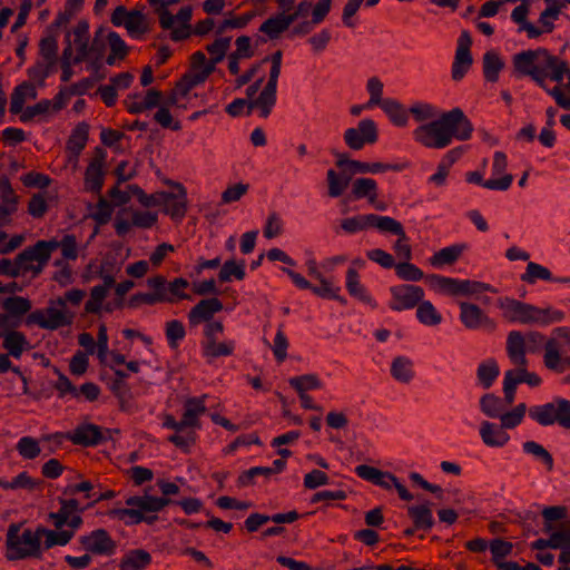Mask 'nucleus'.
Listing matches in <instances>:
<instances>
[{
	"label": "nucleus",
	"instance_id": "a878e982",
	"mask_svg": "<svg viewBox=\"0 0 570 570\" xmlns=\"http://www.w3.org/2000/svg\"><path fill=\"white\" fill-rule=\"evenodd\" d=\"M466 181L471 184H478L483 186L484 188L491 189V190H507L512 181L513 176L511 174H507L498 179H488L483 180V176L479 171H469L466 174Z\"/></svg>",
	"mask_w": 570,
	"mask_h": 570
},
{
	"label": "nucleus",
	"instance_id": "e433bc0d",
	"mask_svg": "<svg viewBox=\"0 0 570 570\" xmlns=\"http://www.w3.org/2000/svg\"><path fill=\"white\" fill-rule=\"evenodd\" d=\"M416 306V317L422 324L435 326L442 322L441 314L430 301L422 299Z\"/></svg>",
	"mask_w": 570,
	"mask_h": 570
},
{
	"label": "nucleus",
	"instance_id": "72a5a7b5",
	"mask_svg": "<svg viewBox=\"0 0 570 570\" xmlns=\"http://www.w3.org/2000/svg\"><path fill=\"white\" fill-rule=\"evenodd\" d=\"M425 281L429 283L432 289L441 293L458 296L459 279L452 277H445L436 274L425 276Z\"/></svg>",
	"mask_w": 570,
	"mask_h": 570
},
{
	"label": "nucleus",
	"instance_id": "b1692460",
	"mask_svg": "<svg viewBox=\"0 0 570 570\" xmlns=\"http://www.w3.org/2000/svg\"><path fill=\"white\" fill-rule=\"evenodd\" d=\"M151 563V556L144 549L127 552L120 561V570H145Z\"/></svg>",
	"mask_w": 570,
	"mask_h": 570
},
{
	"label": "nucleus",
	"instance_id": "774afa93",
	"mask_svg": "<svg viewBox=\"0 0 570 570\" xmlns=\"http://www.w3.org/2000/svg\"><path fill=\"white\" fill-rule=\"evenodd\" d=\"M50 109H51V100L43 99L33 106L27 107L22 111V114L20 116V120L22 122H29L36 116L48 114Z\"/></svg>",
	"mask_w": 570,
	"mask_h": 570
},
{
	"label": "nucleus",
	"instance_id": "de8ad7c7",
	"mask_svg": "<svg viewBox=\"0 0 570 570\" xmlns=\"http://www.w3.org/2000/svg\"><path fill=\"white\" fill-rule=\"evenodd\" d=\"M412 363L410 360L399 356L394 358L391 372L395 380L400 382L407 383L413 377V372L411 370Z\"/></svg>",
	"mask_w": 570,
	"mask_h": 570
},
{
	"label": "nucleus",
	"instance_id": "1a4fd4ad",
	"mask_svg": "<svg viewBox=\"0 0 570 570\" xmlns=\"http://www.w3.org/2000/svg\"><path fill=\"white\" fill-rule=\"evenodd\" d=\"M377 139V126L372 119H363L356 128H348L344 132V141L353 150H360L366 144H375Z\"/></svg>",
	"mask_w": 570,
	"mask_h": 570
},
{
	"label": "nucleus",
	"instance_id": "69168bd1",
	"mask_svg": "<svg viewBox=\"0 0 570 570\" xmlns=\"http://www.w3.org/2000/svg\"><path fill=\"white\" fill-rule=\"evenodd\" d=\"M489 547L492 553V560L495 564L497 562H502L501 559L511 554L513 549V544L511 542L502 539H493Z\"/></svg>",
	"mask_w": 570,
	"mask_h": 570
},
{
	"label": "nucleus",
	"instance_id": "f704fd0d",
	"mask_svg": "<svg viewBox=\"0 0 570 570\" xmlns=\"http://www.w3.org/2000/svg\"><path fill=\"white\" fill-rule=\"evenodd\" d=\"M499 374L500 370L498 363L493 358L481 363L476 370L478 380L484 389H490Z\"/></svg>",
	"mask_w": 570,
	"mask_h": 570
},
{
	"label": "nucleus",
	"instance_id": "a211bd4d",
	"mask_svg": "<svg viewBox=\"0 0 570 570\" xmlns=\"http://www.w3.org/2000/svg\"><path fill=\"white\" fill-rule=\"evenodd\" d=\"M525 337L519 331H511L507 337V354L513 365H528Z\"/></svg>",
	"mask_w": 570,
	"mask_h": 570
},
{
	"label": "nucleus",
	"instance_id": "3c124183",
	"mask_svg": "<svg viewBox=\"0 0 570 570\" xmlns=\"http://www.w3.org/2000/svg\"><path fill=\"white\" fill-rule=\"evenodd\" d=\"M316 278L320 281V286H312V291L323 298H333L337 299L341 303H346V301L338 295L340 287H333L332 283L323 277L321 273H316Z\"/></svg>",
	"mask_w": 570,
	"mask_h": 570
},
{
	"label": "nucleus",
	"instance_id": "473e14b6",
	"mask_svg": "<svg viewBox=\"0 0 570 570\" xmlns=\"http://www.w3.org/2000/svg\"><path fill=\"white\" fill-rule=\"evenodd\" d=\"M346 288L350 293V295L358 298L360 301L375 305L373 304L372 297L366 293L363 285L360 283V275L356 269L348 268L346 273Z\"/></svg>",
	"mask_w": 570,
	"mask_h": 570
},
{
	"label": "nucleus",
	"instance_id": "052dcab7",
	"mask_svg": "<svg viewBox=\"0 0 570 570\" xmlns=\"http://www.w3.org/2000/svg\"><path fill=\"white\" fill-rule=\"evenodd\" d=\"M289 385L297 392H306L307 390L320 389L322 386L321 381L314 374H305L295 376L289 380Z\"/></svg>",
	"mask_w": 570,
	"mask_h": 570
},
{
	"label": "nucleus",
	"instance_id": "79ce46f5",
	"mask_svg": "<svg viewBox=\"0 0 570 570\" xmlns=\"http://www.w3.org/2000/svg\"><path fill=\"white\" fill-rule=\"evenodd\" d=\"M473 63L471 52H455L451 76L454 81H460L466 75Z\"/></svg>",
	"mask_w": 570,
	"mask_h": 570
},
{
	"label": "nucleus",
	"instance_id": "c9c22d12",
	"mask_svg": "<svg viewBox=\"0 0 570 570\" xmlns=\"http://www.w3.org/2000/svg\"><path fill=\"white\" fill-rule=\"evenodd\" d=\"M380 107L386 112L391 121L400 127L407 124V114L403 106L394 99H384Z\"/></svg>",
	"mask_w": 570,
	"mask_h": 570
},
{
	"label": "nucleus",
	"instance_id": "cd10ccee",
	"mask_svg": "<svg viewBox=\"0 0 570 570\" xmlns=\"http://www.w3.org/2000/svg\"><path fill=\"white\" fill-rule=\"evenodd\" d=\"M465 246L464 245H452L444 247L439 252L434 253L429 262L433 267H442L444 265H453L462 255Z\"/></svg>",
	"mask_w": 570,
	"mask_h": 570
},
{
	"label": "nucleus",
	"instance_id": "f257e3e1",
	"mask_svg": "<svg viewBox=\"0 0 570 570\" xmlns=\"http://www.w3.org/2000/svg\"><path fill=\"white\" fill-rule=\"evenodd\" d=\"M472 131L473 126L462 109L453 108L442 114L439 119L417 127L414 138L428 148L442 149L448 147L453 138L468 140Z\"/></svg>",
	"mask_w": 570,
	"mask_h": 570
},
{
	"label": "nucleus",
	"instance_id": "4be33fe9",
	"mask_svg": "<svg viewBox=\"0 0 570 570\" xmlns=\"http://www.w3.org/2000/svg\"><path fill=\"white\" fill-rule=\"evenodd\" d=\"M89 24L87 21H79L73 28L77 55L72 58L73 65L82 62L89 53Z\"/></svg>",
	"mask_w": 570,
	"mask_h": 570
},
{
	"label": "nucleus",
	"instance_id": "2f4dec72",
	"mask_svg": "<svg viewBox=\"0 0 570 570\" xmlns=\"http://www.w3.org/2000/svg\"><path fill=\"white\" fill-rule=\"evenodd\" d=\"M407 513L413 520L415 529L430 530L434 524L429 503L409 507Z\"/></svg>",
	"mask_w": 570,
	"mask_h": 570
},
{
	"label": "nucleus",
	"instance_id": "7c9ffc66",
	"mask_svg": "<svg viewBox=\"0 0 570 570\" xmlns=\"http://www.w3.org/2000/svg\"><path fill=\"white\" fill-rule=\"evenodd\" d=\"M482 66L484 78L490 82H497L500 71L504 68V61L498 52L489 50L483 55Z\"/></svg>",
	"mask_w": 570,
	"mask_h": 570
},
{
	"label": "nucleus",
	"instance_id": "6e6552de",
	"mask_svg": "<svg viewBox=\"0 0 570 570\" xmlns=\"http://www.w3.org/2000/svg\"><path fill=\"white\" fill-rule=\"evenodd\" d=\"M57 304H51L49 302V306L43 309H36L28 314L26 318L27 325H38L41 328L55 331L62 326H68L72 324L75 315L72 313H68L65 308L56 307Z\"/></svg>",
	"mask_w": 570,
	"mask_h": 570
},
{
	"label": "nucleus",
	"instance_id": "39448f33",
	"mask_svg": "<svg viewBox=\"0 0 570 570\" xmlns=\"http://www.w3.org/2000/svg\"><path fill=\"white\" fill-rule=\"evenodd\" d=\"M542 62H546L547 67H551L552 80L557 82L563 80L564 73L568 72V63L550 55L546 49L522 51L513 58L514 69L523 76H530Z\"/></svg>",
	"mask_w": 570,
	"mask_h": 570
},
{
	"label": "nucleus",
	"instance_id": "8fccbe9b",
	"mask_svg": "<svg viewBox=\"0 0 570 570\" xmlns=\"http://www.w3.org/2000/svg\"><path fill=\"white\" fill-rule=\"evenodd\" d=\"M256 476H264L265 479H269L272 476L269 466H254L242 472L237 479V485L239 488L254 485Z\"/></svg>",
	"mask_w": 570,
	"mask_h": 570
},
{
	"label": "nucleus",
	"instance_id": "13d9d810",
	"mask_svg": "<svg viewBox=\"0 0 570 570\" xmlns=\"http://www.w3.org/2000/svg\"><path fill=\"white\" fill-rule=\"evenodd\" d=\"M551 281V272L537 263L530 262L527 266V272L521 276V279L527 283H534L535 279Z\"/></svg>",
	"mask_w": 570,
	"mask_h": 570
},
{
	"label": "nucleus",
	"instance_id": "20e7f679",
	"mask_svg": "<svg viewBox=\"0 0 570 570\" xmlns=\"http://www.w3.org/2000/svg\"><path fill=\"white\" fill-rule=\"evenodd\" d=\"M6 558L9 561L23 560L28 558H41V541L37 529H26L21 532V523H11L7 531Z\"/></svg>",
	"mask_w": 570,
	"mask_h": 570
},
{
	"label": "nucleus",
	"instance_id": "bf43d9fd",
	"mask_svg": "<svg viewBox=\"0 0 570 570\" xmlns=\"http://www.w3.org/2000/svg\"><path fill=\"white\" fill-rule=\"evenodd\" d=\"M186 335L184 324L178 320H173L166 323V337L171 348L178 346V342Z\"/></svg>",
	"mask_w": 570,
	"mask_h": 570
},
{
	"label": "nucleus",
	"instance_id": "c85d7f7f",
	"mask_svg": "<svg viewBox=\"0 0 570 570\" xmlns=\"http://www.w3.org/2000/svg\"><path fill=\"white\" fill-rule=\"evenodd\" d=\"M405 167L402 164H383V163H365V161H351L350 163V173L351 175L355 174H367V173H381L386 170L400 171Z\"/></svg>",
	"mask_w": 570,
	"mask_h": 570
},
{
	"label": "nucleus",
	"instance_id": "5fc2aeb1",
	"mask_svg": "<svg viewBox=\"0 0 570 570\" xmlns=\"http://www.w3.org/2000/svg\"><path fill=\"white\" fill-rule=\"evenodd\" d=\"M16 449H17L18 453L23 459H27V460H33L41 453L39 442L31 436L21 438L18 441Z\"/></svg>",
	"mask_w": 570,
	"mask_h": 570
},
{
	"label": "nucleus",
	"instance_id": "864d4df0",
	"mask_svg": "<svg viewBox=\"0 0 570 570\" xmlns=\"http://www.w3.org/2000/svg\"><path fill=\"white\" fill-rule=\"evenodd\" d=\"M47 243L56 244L57 246H55V250L60 247L62 256L66 259L75 261L78 257L77 238L72 234L65 235L60 242L51 239L47 240Z\"/></svg>",
	"mask_w": 570,
	"mask_h": 570
},
{
	"label": "nucleus",
	"instance_id": "0e129e2a",
	"mask_svg": "<svg viewBox=\"0 0 570 570\" xmlns=\"http://www.w3.org/2000/svg\"><path fill=\"white\" fill-rule=\"evenodd\" d=\"M112 206L108 200H106L104 197H100L97 205L96 210L91 213V218L97 223V225H106L112 215Z\"/></svg>",
	"mask_w": 570,
	"mask_h": 570
},
{
	"label": "nucleus",
	"instance_id": "7ed1b4c3",
	"mask_svg": "<svg viewBox=\"0 0 570 570\" xmlns=\"http://www.w3.org/2000/svg\"><path fill=\"white\" fill-rule=\"evenodd\" d=\"M498 306L501 308L504 320L510 323L548 325L563 317V314L559 311L539 308L509 297L499 299Z\"/></svg>",
	"mask_w": 570,
	"mask_h": 570
},
{
	"label": "nucleus",
	"instance_id": "49530a36",
	"mask_svg": "<svg viewBox=\"0 0 570 570\" xmlns=\"http://www.w3.org/2000/svg\"><path fill=\"white\" fill-rule=\"evenodd\" d=\"M481 411L489 417H500L504 410L500 397L492 393L484 394L480 400Z\"/></svg>",
	"mask_w": 570,
	"mask_h": 570
},
{
	"label": "nucleus",
	"instance_id": "bb28decb",
	"mask_svg": "<svg viewBox=\"0 0 570 570\" xmlns=\"http://www.w3.org/2000/svg\"><path fill=\"white\" fill-rule=\"evenodd\" d=\"M89 137V125L87 122H79L72 130L67 141V149L76 157H78Z\"/></svg>",
	"mask_w": 570,
	"mask_h": 570
},
{
	"label": "nucleus",
	"instance_id": "412c9836",
	"mask_svg": "<svg viewBox=\"0 0 570 570\" xmlns=\"http://www.w3.org/2000/svg\"><path fill=\"white\" fill-rule=\"evenodd\" d=\"M289 18H287L286 13L279 12L275 16L266 19L259 27V32L266 35L268 39L275 40L281 37L283 32H285L291 26Z\"/></svg>",
	"mask_w": 570,
	"mask_h": 570
},
{
	"label": "nucleus",
	"instance_id": "5701e85b",
	"mask_svg": "<svg viewBox=\"0 0 570 570\" xmlns=\"http://www.w3.org/2000/svg\"><path fill=\"white\" fill-rule=\"evenodd\" d=\"M2 346L14 358H20L24 351L31 348L26 335L19 331H10L4 334Z\"/></svg>",
	"mask_w": 570,
	"mask_h": 570
},
{
	"label": "nucleus",
	"instance_id": "a19ab883",
	"mask_svg": "<svg viewBox=\"0 0 570 570\" xmlns=\"http://www.w3.org/2000/svg\"><path fill=\"white\" fill-rule=\"evenodd\" d=\"M203 351L206 357L229 356L234 352V343L217 342V340L206 341L203 343Z\"/></svg>",
	"mask_w": 570,
	"mask_h": 570
},
{
	"label": "nucleus",
	"instance_id": "58836bf2",
	"mask_svg": "<svg viewBox=\"0 0 570 570\" xmlns=\"http://www.w3.org/2000/svg\"><path fill=\"white\" fill-rule=\"evenodd\" d=\"M147 285L153 289L150 294L157 303H174V297L168 296L167 279L163 275H157L147 279Z\"/></svg>",
	"mask_w": 570,
	"mask_h": 570
},
{
	"label": "nucleus",
	"instance_id": "4468645a",
	"mask_svg": "<svg viewBox=\"0 0 570 570\" xmlns=\"http://www.w3.org/2000/svg\"><path fill=\"white\" fill-rule=\"evenodd\" d=\"M279 75L281 67L272 66L268 80L253 104L259 106V115L263 118H267L269 116L273 107L276 104V89Z\"/></svg>",
	"mask_w": 570,
	"mask_h": 570
},
{
	"label": "nucleus",
	"instance_id": "6e6d98bb",
	"mask_svg": "<svg viewBox=\"0 0 570 570\" xmlns=\"http://www.w3.org/2000/svg\"><path fill=\"white\" fill-rule=\"evenodd\" d=\"M525 411H527L525 403H520L512 411L507 412V413L502 412L500 415V421H501L502 428L513 429V428L518 426L522 422Z\"/></svg>",
	"mask_w": 570,
	"mask_h": 570
},
{
	"label": "nucleus",
	"instance_id": "e2e57ef3",
	"mask_svg": "<svg viewBox=\"0 0 570 570\" xmlns=\"http://www.w3.org/2000/svg\"><path fill=\"white\" fill-rule=\"evenodd\" d=\"M370 225V214L350 217L341 222L342 229L350 234L364 230L371 227Z\"/></svg>",
	"mask_w": 570,
	"mask_h": 570
},
{
	"label": "nucleus",
	"instance_id": "0eeeda50",
	"mask_svg": "<svg viewBox=\"0 0 570 570\" xmlns=\"http://www.w3.org/2000/svg\"><path fill=\"white\" fill-rule=\"evenodd\" d=\"M529 416L543 426L558 423L570 429V401L556 399L553 402L533 406L529 410Z\"/></svg>",
	"mask_w": 570,
	"mask_h": 570
},
{
	"label": "nucleus",
	"instance_id": "c03bdc74",
	"mask_svg": "<svg viewBox=\"0 0 570 570\" xmlns=\"http://www.w3.org/2000/svg\"><path fill=\"white\" fill-rule=\"evenodd\" d=\"M2 307L9 315L20 317L31 309V302L22 296H11L3 301Z\"/></svg>",
	"mask_w": 570,
	"mask_h": 570
},
{
	"label": "nucleus",
	"instance_id": "603ef678",
	"mask_svg": "<svg viewBox=\"0 0 570 570\" xmlns=\"http://www.w3.org/2000/svg\"><path fill=\"white\" fill-rule=\"evenodd\" d=\"M0 199L4 208H12V213L17 212L18 196L11 186V183L7 176L0 178Z\"/></svg>",
	"mask_w": 570,
	"mask_h": 570
},
{
	"label": "nucleus",
	"instance_id": "393cba45",
	"mask_svg": "<svg viewBox=\"0 0 570 570\" xmlns=\"http://www.w3.org/2000/svg\"><path fill=\"white\" fill-rule=\"evenodd\" d=\"M502 425L495 426L489 421H484L481 424L480 435L482 441L488 446H503L510 439L509 434L503 431Z\"/></svg>",
	"mask_w": 570,
	"mask_h": 570
},
{
	"label": "nucleus",
	"instance_id": "6ab92c4d",
	"mask_svg": "<svg viewBox=\"0 0 570 570\" xmlns=\"http://www.w3.org/2000/svg\"><path fill=\"white\" fill-rule=\"evenodd\" d=\"M58 502L60 504V509L57 512H50L48 515L49 520L56 529L63 528L71 514L76 512L81 513L87 509L86 507H80L79 501L73 498H58Z\"/></svg>",
	"mask_w": 570,
	"mask_h": 570
},
{
	"label": "nucleus",
	"instance_id": "423d86ee",
	"mask_svg": "<svg viewBox=\"0 0 570 570\" xmlns=\"http://www.w3.org/2000/svg\"><path fill=\"white\" fill-rule=\"evenodd\" d=\"M69 440L75 445L90 448L99 445L111 439V429L105 431L94 423H82L77 425L72 431L55 434H47L42 436L43 441L55 440L57 444H61L62 440Z\"/></svg>",
	"mask_w": 570,
	"mask_h": 570
},
{
	"label": "nucleus",
	"instance_id": "4d7b16f0",
	"mask_svg": "<svg viewBox=\"0 0 570 570\" xmlns=\"http://www.w3.org/2000/svg\"><path fill=\"white\" fill-rule=\"evenodd\" d=\"M107 294L108 292L105 291V287L94 286L90 291V298L85 304V312L88 314H99Z\"/></svg>",
	"mask_w": 570,
	"mask_h": 570
},
{
	"label": "nucleus",
	"instance_id": "ea45409f",
	"mask_svg": "<svg viewBox=\"0 0 570 570\" xmlns=\"http://www.w3.org/2000/svg\"><path fill=\"white\" fill-rule=\"evenodd\" d=\"M230 37L218 38L206 46V50L210 55V59L207 65H213V71L215 70V66L225 58L230 47Z\"/></svg>",
	"mask_w": 570,
	"mask_h": 570
},
{
	"label": "nucleus",
	"instance_id": "dca6fc26",
	"mask_svg": "<svg viewBox=\"0 0 570 570\" xmlns=\"http://www.w3.org/2000/svg\"><path fill=\"white\" fill-rule=\"evenodd\" d=\"M460 320L466 328L484 327L490 331L495 330V322L489 318L478 305L463 302L460 304Z\"/></svg>",
	"mask_w": 570,
	"mask_h": 570
},
{
	"label": "nucleus",
	"instance_id": "4c0bfd02",
	"mask_svg": "<svg viewBox=\"0 0 570 570\" xmlns=\"http://www.w3.org/2000/svg\"><path fill=\"white\" fill-rule=\"evenodd\" d=\"M370 226L377 228L380 232L390 233L395 236H399L404 232L402 224L390 216L370 214Z\"/></svg>",
	"mask_w": 570,
	"mask_h": 570
},
{
	"label": "nucleus",
	"instance_id": "ddd939ff",
	"mask_svg": "<svg viewBox=\"0 0 570 570\" xmlns=\"http://www.w3.org/2000/svg\"><path fill=\"white\" fill-rule=\"evenodd\" d=\"M107 157V153L100 148L96 147L92 159L90 160L88 167L85 171V187L87 190L92 191L95 194H100L104 180H105V171L104 165Z\"/></svg>",
	"mask_w": 570,
	"mask_h": 570
},
{
	"label": "nucleus",
	"instance_id": "aec40b11",
	"mask_svg": "<svg viewBox=\"0 0 570 570\" xmlns=\"http://www.w3.org/2000/svg\"><path fill=\"white\" fill-rule=\"evenodd\" d=\"M37 534L39 537V541H41V539L45 538L43 549L46 550H49L55 546H67L73 538L72 530H63L62 528L50 530L45 527H38Z\"/></svg>",
	"mask_w": 570,
	"mask_h": 570
},
{
	"label": "nucleus",
	"instance_id": "a18cd8bd",
	"mask_svg": "<svg viewBox=\"0 0 570 570\" xmlns=\"http://www.w3.org/2000/svg\"><path fill=\"white\" fill-rule=\"evenodd\" d=\"M130 36L137 37L148 31L146 17L139 10L130 11L124 26Z\"/></svg>",
	"mask_w": 570,
	"mask_h": 570
},
{
	"label": "nucleus",
	"instance_id": "9b49d317",
	"mask_svg": "<svg viewBox=\"0 0 570 570\" xmlns=\"http://www.w3.org/2000/svg\"><path fill=\"white\" fill-rule=\"evenodd\" d=\"M79 542L86 551L99 556H111L117 548L116 542L105 529H96L89 534L81 535Z\"/></svg>",
	"mask_w": 570,
	"mask_h": 570
},
{
	"label": "nucleus",
	"instance_id": "2eb2a0df",
	"mask_svg": "<svg viewBox=\"0 0 570 570\" xmlns=\"http://www.w3.org/2000/svg\"><path fill=\"white\" fill-rule=\"evenodd\" d=\"M224 308L220 299L217 297H210L199 301L188 312V323L190 327H196L200 323L210 322L216 313H219Z\"/></svg>",
	"mask_w": 570,
	"mask_h": 570
},
{
	"label": "nucleus",
	"instance_id": "f03ea898",
	"mask_svg": "<svg viewBox=\"0 0 570 570\" xmlns=\"http://www.w3.org/2000/svg\"><path fill=\"white\" fill-rule=\"evenodd\" d=\"M173 502L169 498L150 495L145 490L142 495L127 498L125 501L127 508L111 509L108 515L124 521L126 525H136L141 522L154 524L158 520L157 513Z\"/></svg>",
	"mask_w": 570,
	"mask_h": 570
},
{
	"label": "nucleus",
	"instance_id": "09e8293b",
	"mask_svg": "<svg viewBox=\"0 0 570 570\" xmlns=\"http://www.w3.org/2000/svg\"><path fill=\"white\" fill-rule=\"evenodd\" d=\"M395 273L401 279L406 282H419L424 278L423 272L417 266L410 263V261L397 263L395 265Z\"/></svg>",
	"mask_w": 570,
	"mask_h": 570
},
{
	"label": "nucleus",
	"instance_id": "c756f323",
	"mask_svg": "<svg viewBox=\"0 0 570 570\" xmlns=\"http://www.w3.org/2000/svg\"><path fill=\"white\" fill-rule=\"evenodd\" d=\"M352 195L355 199L366 198L368 203H374L377 198V184L372 178H356L352 183Z\"/></svg>",
	"mask_w": 570,
	"mask_h": 570
},
{
	"label": "nucleus",
	"instance_id": "f8f14e48",
	"mask_svg": "<svg viewBox=\"0 0 570 570\" xmlns=\"http://www.w3.org/2000/svg\"><path fill=\"white\" fill-rule=\"evenodd\" d=\"M55 246L57 245L53 243L38 240L33 246L24 248L16 256L17 265H19L22 268L23 274H26L32 268V265L29 263H48L51 257V253L55 252Z\"/></svg>",
	"mask_w": 570,
	"mask_h": 570
},
{
	"label": "nucleus",
	"instance_id": "37998d69",
	"mask_svg": "<svg viewBox=\"0 0 570 570\" xmlns=\"http://www.w3.org/2000/svg\"><path fill=\"white\" fill-rule=\"evenodd\" d=\"M238 281L245 277V263L242 261L239 264L234 259L226 261L218 273V279L222 283L230 282L232 277Z\"/></svg>",
	"mask_w": 570,
	"mask_h": 570
},
{
	"label": "nucleus",
	"instance_id": "680f3d73",
	"mask_svg": "<svg viewBox=\"0 0 570 570\" xmlns=\"http://www.w3.org/2000/svg\"><path fill=\"white\" fill-rule=\"evenodd\" d=\"M523 450L524 452L540 459L547 465L549 471L553 469V458L541 444L534 441H528L523 443Z\"/></svg>",
	"mask_w": 570,
	"mask_h": 570
},
{
	"label": "nucleus",
	"instance_id": "338daca9",
	"mask_svg": "<svg viewBox=\"0 0 570 570\" xmlns=\"http://www.w3.org/2000/svg\"><path fill=\"white\" fill-rule=\"evenodd\" d=\"M213 73V65H206L203 69L195 71L191 70L185 73L181 78L189 86L195 88L196 86L206 81V79Z\"/></svg>",
	"mask_w": 570,
	"mask_h": 570
},
{
	"label": "nucleus",
	"instance_id": "9d476101",
	"mask_svg": "<svg viewBox=\"0 0 570 570\" xmlns=\"http://www.w3.org/2000/svg\"><path fill=\"white\" fill-rule=\"evenodd\" d=\"M390 293L392 295L390 308L396 312L414 308L424 297L422 287L410 284L393 286Z\"/></svg>",
	"mask_w": 570,
	"mask_h": 570
},
{
	"label": "nucleus",
	"instance_id": "f3484780",
	"mask_svg": "<svg viewBox=\"0 0 570 570\" xmlns=\"http://www.w3.org/2000/svg\"><path fill=\"white\" fill-rule=\"evenodd\" d=\"M174 187L178 190L177 194L165 191L161 206H164L165 214L169 215L173 219H181L187 212V193L186 188L180 183H174Z\"/></svg>",
	"mask_w": 570,
	"mask_h": 570
}]
</instances>
